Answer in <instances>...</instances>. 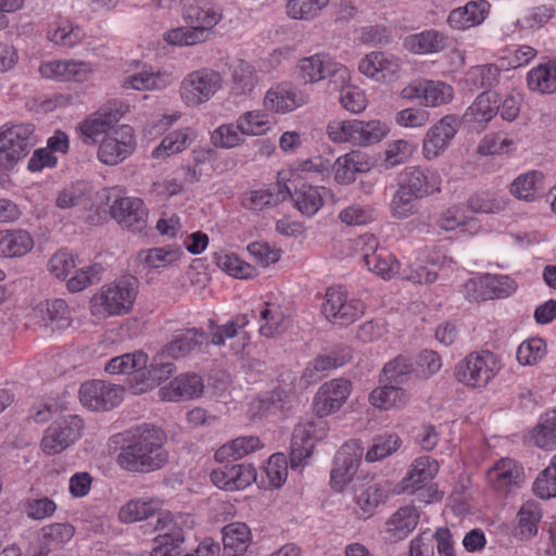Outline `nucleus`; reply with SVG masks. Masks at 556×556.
<instances>
[{
	"instance_id": "1",
	"label": "nucleus",
	"mask_w": 556,
	"mask_h": 556,
	"mask_svg": "<svg viewBox=\"0 0 556 556\" xmlns=\"http://www.w3.org/2000/svg\"><path fill=\"white\" fill-rule=\"evenodd\" d=\"M166 440L167 437L161 428L144 424L121 448L117 463L122 468L134 472L161 469L168 462V453L164 447Z\"/></svg>"
},
{
	"instance_id": "2",
	"label": "nucleus",
	"mask_w": 556,
	"mask_h": 556,
	"mask_svg": "<svg viewBox=\"0 0 556 556\" xmlns=\"http://www.w3.org/2000/svg\"><path fill=\"white\" fill-rule=\"evenodd\" d=\"M502 368L496 354L482 350L471 352L454 367L457 382L470 389L485 388Z\"/></svg>"
},
{
	"instance_id": "3",
	"label": "nucleus",
	"mask_w": 556,
	"mask_h": 556,
	"mask_svg": "<svg viewBox=\"0 0 556 556\" xmlns=\"http://www.w3.org/2000/svg\"><path fill=\"white\" fill-rule=\"evenodd\" d=\"M376 160L370 157L367 153L353 150L346 153L336 161L326 159L321 155L314 156L312 159L299 161L293 164L292 172L303 173H328L333 174H366L375 165Z\"/></svg>"
},
{
	"instance_id": "4",
	"label": "nucleus",
	"mask_w": 556,
	"mask_h": 556,
	"mask_svg": "<svg viewBox=\"0 0 556 556\" xmlns=\"http://www.w3.org/2000/svg\"><path fill=\"white\" fill-rule=\"evenodd\" d=\"M440 185V176H409L393 195L392 215L399 219L414 215L418 210V199L439 191Z\"/></svg>"
},
{
	"instance_id": "5",
	"label": "nucleus",
	"mask_w": 556,
	"mask_h": 556,
	"mask_svg": "<svg viewBox=\"0 0 556 556\" xmlns=\"http://www.w3.org/2000/svg\"><path fill=\"white\" fill-rule=\"evenodd\" d=\"M389 128L380 121L364 122L350 119L328 125V135L336 142H352L357 146H370L380 142Z\"/></svg>"
},
{
	"instance_id": "6",
	"label": "nucleus",
	"mask_w": 556,
	"mask_h": 556,
	"mask_svg": "<svg viewBox=\"0 0 556 556\" xmlns=\"http://www.w3.org/2000/svg\"><path fill=\"white\" fill-rule=\"evenodd\" d=\"M365 311L363 301L351 296L343 286H332L326 290L321 312L332 324L349 326L359 319Z\"/></svg>"
},
{
	"instance_id": "7",
	"label": "nucleus",
	"mask_w": 556,
	"mask_h": 556,
	"mask_svg": "<svg viewBox=\"0 0 556 556\" xmlns=\"http://www.w3.org/2000/svg\"><path fill=\"white\" fill-rule=\"evenodd\" d=\"M34 126L15 125L0 130V168L12 170L35 146Z\"/></svg>"
},
{
	"instance_id": "8",
	"label": "nucleus",
	"mask_w": 556,
	"mask_h": 556,
	"mask_svg": "<svg viewBox=\"0 0 556 556\" xmlns=\"http://www.w3.org/2000/svg\"><path fill=\"white\" fill-rule=\"evenodd\" d=\"M222 75L212 68L202 67L189 73L180 83V97L189 106H199L210 101L222 88Z\"/></svg>"
},
{
	"instance_id": "9",
	"label": "nucleus",
	"mask_w": 556,
	"mask_h": 556,
	"mask_svg": "<svg viewBox=\"0 0 556 556\" xmlns=\"http://www.w3.org/2000/svg\"><path fill=\"white\" fill-rule=\"evenodd\" d=\"M355 248L359 251L362 260L369 271L384 280L394 277L399 271V262L386 248L380 247L378 239L370 233L363 235L355 240Z\"/></svg>"
},
{
	"instance_id": "10",
	"label": "nucleus",
	"mask_w": 556,
	"mask_h": 556,
	"mask_svg": "<svg viewBox=\"0 0 556 556\" xmlns=\"http://www.w3.org/2000/svg\"><path fill=\"white\" fill-rule=\"evenodd\" d=\"M328 430L327 421L320 417L294 428L290 447L291 468L300 467L311 456L315 444L326 438Z\"/></svg>"
},
{
	"instance_id": "11",
	"label": "nucleus",
	"mask_w": 556,
	"mask_h": 556,
	"mask_svg": "<svg viewBox=\"0 0 556 556\" xmlns=\"http://www.w3.org/2000/svg\"><path fill=\"white\" fill-rule=\"evenodd\" d=\"M364 455V447L359 440L345 442L333 458L330 472V484L336 491H342L355 476Z\"/></svg>"
},
{
	"instance_id": "12",
	"label": "nucleus",
	"mask_w": 556,
	"mask_h": 556,
	"mask_svg": "<svg viewBox=\"0 0 556 556\" xmlns=\"http://www.w3.org/2000/svg\"><path fill=\"white\" fill-rule=\"evenodd\" d=\"M136 296L137 279L128 276L104 286L97 300L109 315H124L131 311Z\"/></svg>"
},
{
	"instance_id": "13",
	"label": "nucleus",
	"mask_w": 556,
	"mask_h": 556,
	"mask_svg": "<svg viewBox=\"0 0 556 556\" xmlns=\"http://www.w3.org/2000/svg\"><path fill=\"white\" fill-rule=\"evenodd\" d=\"M181 517H157L154 530L159 532L157 545L152 549L151 556H182L186 552L187 531L184 530Z\"/></svg>"
},
{
	"instance_id": "14",
	"label": "nucleus",
	"mask_w": 556,
	"mask_h": 556,
	"mask_svg": "<svg viewBox=\"0 0 556 556\" xmlns=\"http://www.w3.org/2000/svg\"><path fill=\"white\" fill-rule=\"evenodd\" d=\"M352 391L348 379L338 378L324 382L313 397V410L324 419L337 413L346 402Z\"/></svg>"
},
{
	"instance_id": "15",
	"label": "nucleus",
	"mask_w": 556,
	"mask_h": 556,
	"mask_svg": "<svg viewBox=\"0 0 556 556\" xmlns=\"http://www.w3.org/2000/svg\"><path fill=\"white\" fill-rule=\"evenodd\" d=\"M83 420L76 415L54 421L41 440L42 451L49 455L63 452L79 438Z\"/></svg>"
},
{
	"instance_id": "16",
	"label": "nucleus",
	"mask_w": 556,
	"mask_h": 556,
	"mask_svg": "<svg viewBox=\"0 0 556 556\" xmlns=\"http://www.w3.org/2000/svg\"><path fill=\"white\" fill-rule=\"evenodd\" d=\"M124 389L115 384H106L93 380L81 384L79 399L84 406L92 410H110L123 400Z\"/></svg>"
},
{
	"instance_id": "17",
	"label": "nucleus",
	"mask_w": 556,
	"mask_h": 556,
	"mask_svg": "<svg viewBox=\"0 0 556 556\" xmlns=\"http://www.w3.org/2000/svg\"><path fill=\"white\" fill-rule=\"evenodd\" d=\"M486 478L496 493L508 495L521 488L523 468L511 458H502L488 470Z\"/></svg>"
},
{
	"instance_id": "18",
	"label": "nucleus",
	"mask_w": 556,
	"mask_h": 556,
	"mask_svg": "<svg viewBox=\"0 0 556 556\" xmlns=\"http://www.w3.org/2000/svg\"><path fill=\"white\" fill-rule=\"evenodd\" d=\"M111 216L118 225L132 232L147 228L148 210L139 198H118L111 205Z\"/></svg>"
},
{
	"instance_id": "19",
	"label": "nucleus",
	"mask_w": 556,
	"mask_h": 556,
	"mask_svg": "<svg viewBox=\"0 0 556 556\" xmlns=\"http://www.w3.org/2000/svg\"><path fill=\"white\" fill-rule=\"evenodd\" d=\"M515 288V281L507 276H486L469 279L464 285L466 298L476 302L508 296Z\"/></svg>"
},
{
	"instance_id": "20",
	"label": "nucleus",
	"mask_w": 556,
	"mask_h": 556,
	"mask_svg": "<svg viewBox=\"0 0 556 556\" xmlns=\"http://www.w3.org/2000/svg\"><path fill=\"white\" fill-rule=\"evenodd\" d=\"M459 119L455 115H445L426 134L422 152L426 159L438 157L450 144L458 131Z\"/></svg>"
},
{
	"instance_id": "21",
	"label": "nucleus",
	"mask_w": 556,
	"mask_h": 556,
	"mask_svg": "<svg viewBox=\"0 0 556 556\" xmlns=\"http://www.w3.org/2000/svg\"><path fill=\"white\" fill-rule=\"evenodd\" d=\"M134 134L129 125H121L114 136L104 138L99 147V160L106 165H116L131 154Z\"/></svg>"
},
{
	"instance_id": "22",
	"label": "nucleus",
	"mask_w": 556,
	"mask_h": 556,
	"mask_svg": "<svg viewBox=\"0 0 556 556\" xmlns=\"http://www.w3.org/2000/svg\"><path fill=\"white\" fill-rule=\"evenodd\" d=\"M439 464L430 456H420L413 460L406 475L399 483L400 492L413 495L433 480Z\"/></svg>"
},
{
	"instance_id": "23",
	"label": "nucleus",
	"mask_w": 556,
	"mask_h": 556,
	"mask_svg": "<svg viewBox=\"0 0 556 556\" xmlns=\"http://www.w3.org/2000/svg\"><path fill=\"white\" fill-rule=\"evenodd\" d=\"M298 67L301 78L305 84L319 81L337 73L346 72L345 67L333 62L328 54L324 53H317L300 60Z\"/></svg>"
},
{
	"instance_id": "24",
	"label": "nucleus",
	"mask_w": 556,
	"mask_h": 556,
	"mask_svg": "<svg viewBox=\"0 0 556 556\" xmlns=\"http://www.w3.org/2000/svg\"><path fill=\"white\" fill-rule=\"evenodd\" d=\"M90 66L77 61H50L39 67L40 74L50 79L61 81H85L90 74Z\"/></svg>"
},
{
	"instance_id": "25",
	"label": "nucleus",
	"mask_w": 556,
	"mask_h": 556,
	"mask_svg": "<svg viewBox=\"0 0 556 556\" xmlns=\"http://www.w3.org/2000/svg\"><path fill=\"white\" fill-rule=\"evenodd\" d=\"M419 519L420 510L416 506H402L386 521V533L392 541H402L416 529Z\"/></svg>"
},
{
	"instance_id": "26",
	"label": "nucleus",
	"mask_w": 556,
	"mask_h": 556,
	"mask_svg": "<svg viewBox=\"0 0 556 556\" xmlns=\"http://www.w3.org/2000/svg\"><path fill=\"white\" fill-rule=\"evenodd\" d=\"M203 388L204 384L200 376L186 372L175 377L167 386L161 388L159 393L163 400L176 402L200 396Z\"/></svg>"
},
{
	"instance_id": "27",
	"label": "nucleus",
	"mask_w": 556,
	"mask_h": 556,
	"mask_svg": "<svg viewBox=\"0 0 556 556\" xmlns=\"http://www.w3.org/2000/svg\"><path fill=\"white\" fill-rule=\"evenodd\" d=\"M307 101V94L290 86H279L275 90H268L264 98L265 106L277 113L291 112Z\"/></svg>"
},
{
	"instance_id": "28",
	"label": "nucleus",
	"mask_w": 556,
	"mask_h": 556,
	"mask_svg": "<svg viewBox=\"0 0 556 556\" xmlns=\"http://www.w3.org/2000/svg\"><path fill=\"white\" fill-rule=\"evenodd\" d=\"M489 3L485 0L470 1L465 7L451 11L447 22L451 27L465 29L481 24L489 12Z\"/></svg>"
},
{
	"instance_id": "29",
	"label": "nucleus",
	"mask_w": 556,
	"mask_h": 556,
	"mask_svg": "<svg viewBox=\"0 0 556 556\" xmlns=\"http://www.w3.org/2000/svg\"><path fill=\"white\" fill-rule=\"evenodd\" d=\"M351 357L352 351L349 346H341L337 351H333L327 355H318L306 366L303 372V377L308 382L315 381L319 379L320 372L341 367L346 364Z\"/></svg>"
},
{
	"instance_id": "30",
	"label": "nucleus",
	"mask_w": 556,
	"mask_h": 556,
	"mask_svg": "<svg viewBox=\"0 0 556 556\" xmlns=\"http://www.w3.org/2000/svg\"><path fill=\"white\" fill-rule=\"evenodd\" d=\"M528 441L543 450L556 448V408L541 415L536 426L529 432Z\"/></svg>"
},
{
	"instance_id": "31",
	"label": "nucleus",
	"mask_w": 556,
	"mask_h": 556,
	"mask_svg": "<svg viewBox=\"0 0 556 556\" xmlns=\"http://www.w3.org/2000/svg\"><path fill=\"white\" fill-rule=\"evenodd\" d=\"M249 262L245 260V279L258 275L257 268H265L276 263L280 255L267 242H253L247 248Z\"/></svg>"
},
{
	"instance_id": "32",
	"label": "nucleus",
	"mask_w": 556,
	"mask_h": 556,
	"mask_svg": "<svg viewBox=\"0 0 556 556\" xmlns=\"http://www.w3.org/2000/svg\"><path fill=\"white\" fill-rule=\"evenodd\" d=\"M497 94L491 91L480 93L466 110L463 118L467 123L483 124L491 121L498 112Z\"/></svg>"
},
{
	"instance_id": "33",
	"label": "nucleus",
	"mask_w": 556,
	"mask_h": 556,
	"mask_svg": "<svg viewBox=\"0 0 556 556\" xmlns=\"http://www.w3.org/2000/svg\"><path fill=\"white\" fill-rule=\"evenodd\" d=\"M206 338V333L202 329L190 328L186 332L165 344L160 351L164 357L177 359L188 355L195 346L200 345Z\"/></svg>"
},
{
	"instance_id": "34",
	"label": "nucleus",
	"mask_w": 556,
	"mask_h": 556,
	"mask_svg": "<svg viewBox=\"0 0 556 556\" xmlns=\"http://www.w3.org/2000/svg\"><path fill=\"white\" fill-rule=\"evenodd\" d=\"M408 400L409 396L404 389L389 384L374 389L368 396L369 403L382 410L404 407Z\"/></svg>"
},
{
	"instance_id": "35",
	"label": "nucleus",
	"mask_w": 556,
	"mask_h": 556,
	"mask_svg": "<svg viewBox=\"0 0 556 556\" xmlns=\"http://www.w3.org/2000/svg\"><path fill=\"white\" fill-rule=\"evenodd\" d=\"M287 393L283 390H273L260 394L249 403L251 419L263 418L281 410L286 404Z\"/></svg>"
},
{
	"instance_id": "36",
	"label": "nucleus",
	"mask_w": 556,
	"mask_h": 556,
	"mask_svg": "<svg viewBox=\"0 0 556 556\" xmlns=\"http://www.w3.org/2000/svg\"><path fill=\"white\" fill-rule=\"evenodd\" d=\"M405 45L415 53H437L444 50L446 37L435 29H427L408 36L405 39Z\"/></svg>"
},
{
	"instance_id": "37",
	"label": "nucleus",
	"mask_w": 556,
	"mask_h": 556,
	"mask_svg": "<svg viewBox=\"0 0 556 556\" xmlns=\"http://www.w3.org/2000/svg\"><path fill=\"white\" fill-rule=\"evenodd\" d=\"M33 239L25 230L0 231V253L5 257L25 255L33 248Z\"/></svg>"
},
{
	"instance_id": "38",
	"label": "nucleus",
	"mask_w": 556,
	"mask_h": 556,
	"mask_svg": "<svg viewBox=\"0 0 556 556\" xmlns=\"http://www.w3.org/2000/svg\"><path fill=\"white\" fill-rule=\"evenodd\" d=\"M289 198L294 206L305 216H314L323 206V195L317 187L311 185H301L291 192Z\"/></svg>"
},
{
	"instance_id": "39",
	"label": "nucleus",
	"mask_w": 556,
	"mask_h": 556,
	"mask_svg": "<svg viewBox=\"0 0 556 556\" xmlns=\"http://www.w3.org/2000/svg\"><path fill=\"white\" fill-rule=\"evenodd\" d=\"M288 326V318L282 311L268 303H264L260 311V333L273 338L282 333Z\"/></svg>"
},
{
	"instance_id": "40",
	"label": "nucleus",
	"mask_w": 556,
	"mask_h": 556,
	"mask_svg": "<svg viewBox=\"0 0 556 556\" xmlns=\"http://www.w3.org/2000/svg\"><path fill=\"white\" fill-rule=\"evenodd\" d=\"M541 518L542 511L538 503H525L517 514L518 526L516 528V536L520 540H529L536 535Z\"/></svg>"
},
{
	"instance_id": "41",
	"label": "nucleus",
	"mask_w": 556,
	"mask_h": 556,
	"mask_svg": "<svg viewBox=\"0 0 556 556\" xmlns=\"http://www.w3.org/2000/svg\"><path fill=\"white\" fill-rule=\"evenodd\" d=\"M159 510L160 504L156 501L132 500L121 508L118 518L123 522L130 523L153 518L155 515L156 518L162 517Z\"/></svg>"
},
{
	"instance_id": "42",
	"label": "nucleus",
	"mask_w": 556,
	"mask_h": 556,
	"mask_svg": "<svg viewBox=\"0 0 556 556\" xmlns=\"http://www.w3.org/2000/svg\"><path fill=\"white\" fill-rule=\"evenodd\" d=\"M212 34L207 26H182L165 33L164 40L175 46H193L207 41Z\"/></svg>"
},
{
	"instance_id": "43",
	"label": "nucleus",
	"mask_w": 556,
	"mask_h": 556,
	"mask_svg": "<svg viewBox=\"0 0 556 556\" xmlns=\"http://www.w3.org/2000/svg\"><path fill=\"white\" fill-rule=\"evenodd\" d=\"M354 500L357 506L356 514L367 519L383 500L381 489L376 484H362L354 490Z\"/></svg>"
},
{
	"instance_id": "44",
	"label": "nucleus",
	"mask_w": 556,
	"mask_h": 556,
	"mask_svg": "<svg viewBox=\"0 0 556 556\" xmlns=\"http://www.w3.org/2000/svg\"><path fill=\"white\" fill-rule=\"evenodd\" d=\"M169 83L168 75L160 72L142 71L130 75L123 81V88L135 90H155L163 89Z\"/></svg>"
},
{
	"instance_id": "45",
	"label": "nucleus",
	"mask_w": 556,
	"mask_h": 556,
	"mask_svg": "<svg viewBox=\"0 0 556 556\" xmlns=\"http://www.w3.org/2000/svg\"><path fill=\"white\" fill-rule=\"evenodd\" d=\"M148 356L143 352L126 353L117 357H113L105 365V371L113 375L135 374L146 367Z\"/></svg>"
},
{
	"instance_id": "46",
	"label": "nucleus",
	"mask_w": 556,
	"mask_h": 556,
	"mask_svg": "<svg viewBox=\"0 0 556 556\" xmlns=\"http://www.w3.org/2000/svg\"><path fill=\"white\" fill-rule=\"evenodd\" d=\"M241 464H224L212 470L211 480L219 489L237 491L241 489V476L243 473Z\"/></svg>"
},
{
	"instance_id": "47",
	"label": "nucleus",
	"mask_w": 556,
	"mask_h": 556,
	"mask_svg": "<svg viewBox=\"0 0 556 556\" xmlns=\"http://www.w3.org/2000/svg\"><path fill=\"white\" fill-rule=\"evenodd\" d=\"M527 80L532 91L553 93L556 91V66L540 65L532 68L528 73Z\"/></svg>"
},
{
	"instance_id": "48",
	"label": "nucleus",
	"mask_w": 556,
	"mask_h": 556,
	"mask_svg": "<svg viewBox=\"0 0 556 556\" xmlns=\"http://www.w3.org/2000/svg\"><path fill=\"white\" fill-rule=\"evenodd\" d=\"M43 319L46 326L50 327L52 331L68 328L72 323V317L66 302L62 299L47 301Z\"/></svg>"
},
{
	"instance_id": "49",
	"label": "nucleus",
	"mask_w": 556,
	"mask_h": 556,
	"mask_svg": "<svg viewBox=\"0 0 556 556\" xmlns=\"http://www.w3.org/2000/svg\"><path fill=\"white\" fill-rule=\"evenodd\" d=\"M506 205L507 199L495 192L476 193L468 199V207L475 213L497 214Z\"/></svg>"
},
{
	"instance_id": "50",
	"label": "nucleus",
	"mask_w": 556,
	"mask_h": 556,
	"mask_svg": "<svg viewBox=\"0 0 556 556\" xmlns=\"http://www.w3.org/2000/svg\"><path fill=\"white\" fill-rule=\"evenodd\" d=\"M422 100L427 106H439L448 103L453 99V88L448 84L439 80H426L422 83Z\"/></svg>"
},
{
	"instance_id": "51",
	"label": "nucleus",
	"mask_w": 556,
	"mask_h": 556,
	"mask_svg": "<svg viewBox=\"0 0 556 556\" xmlns=\"http://www.w3.org/2000/svg\"><path fill=\"white\" fill-rule=\"evenodd\" d=\"M544 176H517L510 184V193L518 200L534 201L543 188Z\"/></svg>"
},
{
	"instance_id": "52",
	"label": "nucleus",
	"mask_w": 556,
	"mask_h": 556,
	"mask_svg": "<svg viewBox=\"0 0 556 556\" xmlns=\"http://www.w3.org/2000/svg\"><path fill=\"white\" fill-rule=\"evenodd\" d=\"M85 34L79 26H74L72 22L63 20L58 22L54 29L49 30L48 38L63 47H74L79 43Z\"/></svg>"
},
{
	"instance_id": "53",
	"label": "nucleus",
	"mask_w": 556,
	"mask_h": 556,
	"mask_svg": "<svg viewBox=\"0 0 556 556\" xmlns=\"http://www.w3.org/2000/svg\"><path fill=\"white\" fill-rule=\"evenodd\" d=\"M189 144V136L184 130L167 134L153 150L154 159H164L184 151Z\"/></svg>"
},
{
	"instance_id": "54",
	"label": "nucleus",
	"mask_w": 556,
	"mask_h": 556,
	"mask_svg": "<svg viewBox=\"0 0 556 556\" xmlns=\"http://www.w3.org/2000/svg\"><path fill=\"white\" fill-rule=\"evenodd\" d=\"M401 444L402 440L397 434L380 435L374 440L371 447L365 454V459L368 463L381 460L396 452Z\"/></svg>"
},
{
	"instance_id": "55",
	"label": "nucleus",
	"mask_w": 556,
	"mask_h": 556,
	"mask_svg": "<svg viewBox=\"0 0 556 556\" xmlns=\"http://www.w3.org/2000/svg\"><path fill=\"white\" fill-rule=\"evenodd\" d=\"M276 191L270 190H256L251 193L250 205L251 210H263L266 206L277 205L289 199L291 191L288 186L278 185Z\"/></svg>"
},
{
	"instance_id": "56",
	"label": "nucleus",
	"mask_w": 556,
	"mask_h": 556,
	"mask_svg": "<svg viewBox=\"0 0 556 556\" xmlns=\"http://www.w3.org/2000/svg\"><path fill=\"white\" fill-rule=\"evenodd\" d=\"M546 354V343L541 338H531L523 341L517 350L516 357L521 365H534Z\"/></svg>"
},
{
	"instance_id": "57",
	"label": "nucleus",
	"mask_w": 556,
	"mask_h": 556,
	"mask_svg": "<svg viewBox=\"0 0 556 556\" xmlns=\"http://www.w3.org/2000/svg\"><path fill=\"white\" fill-rule=\"evenodd\" d=\"M185 18L198 27L207 26L208 30L219 22L220 14L213 8L191 4L185 10Z\"/></svg>"
},
{
	"instance_id": "58",
	"label": "nucleus",
	"mask_w": 556,
	"mask_h": 556,
	"mask_svg": "<svg viewBox=\"0 0 556 556\" xmlns=\"http://www.w3.org/2000/svg\"><path fill=\"white\" fill-rule=\"evenodd\" d=\"M264 472L267 478L266 486L280 488L286 482L288 476L286 456L281 453L273 454L264 468Z\"/></svg>"
},
{
	"instance_id": "59",
	"label": "nucleus",
	"mask_w": 556,
	"mask_h": 556,
	"mask_svg": "<svg viewBox=\"0 0 556 556\" xmlns=\"http://www.w3.org/2000/svg\"><path fill=\"white\" fill-rule=\"evenodd\" d=\"M225 556H241L243 553V523L232 522L223 528Z\"/></svg>"
},
{
	"instance_id": "60",
	"label": "nucleus",
	"mask_w": 556,
	"mask_h": 556,
	"mask_svg": "<svg viewBox=\"0 0 556 556\" xmlns=\"http://www.w3.org/2000/svg\"><path fill=\"white\" fill-rule=\"evenodd\" d=\"M243 132V127L240 124V118L237 124H225L219 126L212 132L211 140L215 147L220 148H233L237 147L241 141V134Z\"/></svg>"
},
{
	"instance_id": "61",
	"label": "nucleus",
	"mask_w": 556,
	"mask_h": 556,
	"mask_svg": "<svg viewBox=\"0 0 556 556\" xmlns=\"http://www.w3.org/2000/svg\"><path fill=\"white\" fill-rule=\"evenodd\" d=\"M328 0H289L287 14L294 20H309L314 17Z\"/></svg>"
},
{
	"instance_id": "62",
	"label": "nucleus",
	"mask_w": 556,
	"mask_h": 556,
	"mask_svg": "<svg viewBox=\"0 0 556 556\" xmlns=\"http://www.w3.org/2000/svg\"><path fill=\"white\" fill-rule=\"evenodd\" d=\"M498 76L500 70L496 65L485 64L470 68L466 80L478 88H490L497 81Z\"/></svg>"
},
{
	"instance_id": "63",
	"label": "nucleus",
	"mask_w": 556,
	"mask_h": 556,
	"mask_svg": "<svg viewBox=\"0 0 556 556\" xmlns=\"http://www.w3.org/2000/svg\"><path fill=\"white\" fill-rule=\"evenodd\" d=\"M413 371V363L405 356H397L383 366L382 374L387 380L404 382Z\"/></svg>"
},
{
	"instance_id": "64",
	"label": "nucleus",
	"mask_w": 556,
	"mask_h": 556,
	"mask_svg": "<svg viewBox=\"0 0 556 556\" xmlns=\"http://www.w3.org/2000/svg\"><path fill=\"white\" fill-rule=\"evenodd\" d=\"M182 255L180 248H154L147 251L144 263L151 268L166 266Z\"/></svg>"
}]
</instances>
